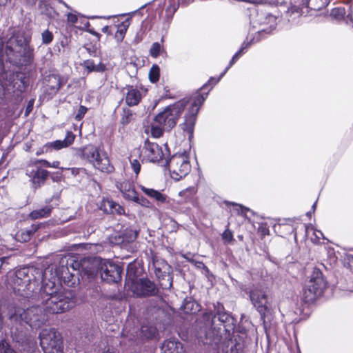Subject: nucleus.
Segmentation results:
<instances>
[{
    "mask_svg": "<svg viewBox=\"0 0 353 353\" xmlns=\"http://www.w3.org/2000/svg\"><path fill=\"white\" fill-rule=\"evenodd\" d=\"M66 256L59 259V266L49 265L43 273L42 285L34 300L41 301L43 310L48 314H59L73 307L75 302L70 291H58L59 283L63 280L72 286L74 275L69 272Z\"/></svg>",
    "mask_w": 353,
    "mask_h": 353,
    "instance_id": "f257e3e1",
    "label": "nucleus"
},
{
    "mask_svg": "<svg viewBox=\"0 0 353 353\" xmlns=\"http://www.w3.org/2000/svg\"><path fill=\"white\" fill-rule=\"evenodd\" d=\"M208 92L195 93L190 100L183 99L176 103L166 107L163 111L159 112L155 117L156 121L163 125L167 130L173 128L184 111L185 108L188 103L190 107L185 114L184 122L180 125L183 132L189 134V139L193 135L194 125L196 121L197 114L207 98Z\"/></svg>",
    "mask_w": 353,
    "mask_h": 353,
    "instance_id": "f03ea898",
    "label": "nucleus"
},
{
    "mask_svg": "<svg viewBox=\"0 0 353 353\" xmlns=\"http://www.w3.org/2000/svg\"><path fill=\"white\" fill-rule=\"evenodd\" d=\"M6 59L10 63L17 65H26L29 64L32 59V53L26 43V40L22 35L14 34L11 37L6 44ZM4 59L3 53V46L0 43V63Z\"/></svg>",
    "mask_w": 353,
    "mask_h": 353,
    "instance_id": "7ed1b4c3",
    "label": "nucleus"
},
{
    "mask_svg": "<svg viewBox=\"0 0 353 353\" xmlns=\"http://www.w3.org/2000/svg\"><path fill=\"white\" fill-rule=\"evenodd\" d=\"M8 284L17 296L35 299L39 290L38 282L31 280L28 269L23 268L8 275Z\"/></svg>",
    "mask_w": 353,
    "mask_h": 353,
    "instance_id": "20e7f679",
    "label": "nucleus"
},
{
    "mask_svg": "<svg viewBox=\"0 0 353 353\" xmlns=\"http://www.w3.org/2000/svg\"><path fill=\"white\" fill-rule=\"evenodd\" d=\"M9 319L12 323L29 325L31 327L37 328L48 320L47 313L43 305L32 306L27 310L19 307L9 310Z\"/></svg>",
    "mask_w": 353,
    "mask_h": 353,
    "instance_id": "39448f33",
    "label": "nucleus"
},
{
    "mask_svg": "<svg viewBox=\"0 0 353 353\" xmlns=\"http://www.w3.org/2000/svg\"><path fill=\"white\" fill-rule=\"evenodd\" d=\"M77 154L101 172L109 173L114 170L107 153L94 145L89 144L79 148L77 150Z\"/></svg>",
    "mask_w": 353,
    "mask_h": 353,
    "instance_id": "423d86ee",
    "label": "nucleus"
},
{
    "mask_svg": "<svg viewBox=\"0 0 353 353\" xmlns=\"http://www.w3.org/2000/svg\"><path fill=\"white\" fill-rule=\"evenodd\" d=\"M127 285L131 288L134 294L138 296H152L157 292L156 285L148 279L137 280L135 264L130 263L127 268Z\"/></svg>",
    "mask_w": 353,
    "mask_h": 353,
    "instance_id": "0eeeda50",
    "label": "nucleus"
},
{
    "mask_svg": "<svg viewBox=\"0 0 353 353\" xmlns=\"http://www.w3.org/2000/svg\"><path fill=\"white\" fill-rule=\"evenodd\" d=\"M326 286L327 283L322 272L314 270L303 288V299L304 301L309 303L316 300L323 294Z\"/></svg>",
    "mask_w": 353,
    "mask_h": 353,
    "instance_id": "6e6552de",
    "label": "nucleus"
},
{
    "mask_svg": "<svg viewBox=\"0 0 353 353\" xmlns=\"http://www.w3.org/2000/svg\"><path fill=\"white\" fill-rule=\"evenodd\" d=\"M40 345L44 353H62L61 336L54 328H46L39 334Z\"/></svg>",
    "mask_w": 353,
    "mask_h": 353,
    "instance_id": "1a4fd4ad",
    "label": "nucleus"
},
{
    "mask_svg": "<svg viewBox=\"0 0 353 353\" xmlns=\"http://www.w3.org/2000/svg\"><path fill=\"white\" fill-rule=\"evenodd\" d=\"M168 168L171 177L175 181H179L189 174L191 165L189 157L185 154H176L168 161Z\"/></svg>",
    "mask_w": 353,
    "mask_h": 353,
    "instance_id": "9d476101",
    "label": "nucleus"
},
{
    "mask_svg": "<svg viewBox=\"0 0 353 353\" xmlns=\"http://www.w3.org/2000/svg\"><path fill=\"white\" fill-rule=\"evenodd\" d=\"M103 264V259L100 257L84 258L80 262H74L71 266L73 270H78L81 276L93 278L100 272V265Z\"/></svg>",
    "mask_w": 353,
    "mask_h": 353,
    "instance_id": "9b49d317",
    "label": "nucleus"
},
{
    "mask_svg": "<svg viewBox=\"0 0 353 353\" xmlns=\"http://www.w3.org/2000/svg\"><path fill=\"white\" fill-rule=\"evenodd\" d=\"M251 24L259 34H270L276 26V18L271 14L261 12L252 19Z\"/></svg>",
    "mask_w": 353,
    "mask_h": 353,
    "instance_id": "f8f14e48",
    "label": "nucleus"
},
{
    "mask_svg": "<svg viewBox=\"0 0 353 353\" xmlns=\"http://www.w3.org/2000/svg\"><path fill=\"white\" fill-rule=\"evenodd\" d=\"M121 268L114 263L103 259L100 265V274L102 280L108 283H117L121 279Z\"/></svg>",
    "mask_w": 353,
    "mask_h": 353,
    "instance_id": "ddd939ff",
    "label": "nucleus"
},
{
    "mask_svg": "<svg viewBox=\"0 0 353 353\" xmlns=\"http://www.w3.org/2000/svg\"><path fill=\"white\" fill-rule=\"evenodd\" d=\"M154 273L159 280V285L163 289H169L172 286V277L170 274L171 267L163 260L154 263Z\"/></svg>",
    "mask_w": 353,
    "mask_h": 353,
    "instance_id": "4468645a",
    "label": "nucleus"
},
{
    "mask_svg": "<svg viewBox=\"0 0 353 353\" xmlns=\"http://www.w3.org/2000/svg\"><path fill=\"white\" fill-rule=\"evenodd\" d=\"M143 160L150 162H158L164 156L161 147L157 143L146 141L141 152Z\"/></svg>",
    "mask_w": 353,
    "mask_h": 353,
    "instance_id": "2eb2a0df",
    "label": "nucleus"
},
{
    "mask_svg": "<svg viewBox=\"0 0 353 353\" xmlns=\"http://www.w3.org/2000/svg\"><path fill=\"white\" fill-rule=\"evenodd\" d=\"M250 300L261 314H265L269 305V301L266 292L263 289L254 288L250 293Z\"/></svg>",
    "mask_w": 353,
    "mask_h": 353,
    "instance_id": "dca6fc26",
    "label": "nucleus"
},
{
    "mask_svg": "<svg viewBox=\"0 0 353 353\" xmlns=\"http://www.w3.org/2000/svg\"><path fill=\"white\" fill-rule=\"evenodd\" d=\"M220 339L216 337L213 339L210 344L212 346L214 345V348L216 349L217 353H241L242 347L239 343H236L233 340H229L224 343L219 344Z\"/></svg>",
    "mask_w": 353,
    "mask_h": 353,
    "instance_id": "f3484780",
    "label": "nucleus"
},
{
    "mask_svg": "<svg viewBox=\"0 0 353 353\" xmlns=\"http://www.w3.org/2000/svg\"><path fill=\"white\" fill-rule=\"evenodd\" d=\"M67 80L58 74H51L48 76L46 82V90L49 94H55Z\"/></svg>",
    "mask_w": 353,
    "mask_h": 353,
    "instance_id": "a211bd4d",
    "label": "nucleus"
},
{
    "mask_svg": "<svg viewBox=\"0 0 353 353\" xmlns=\"http://www.w3.org/2000/svg\"><path fill=\"white\" fill-rule=\"evenodd\" d=\"M27 174L31 177L34 187L37 188L46 179L48 172L38 167H30L27 170Z\"/></svg>",
    "mask_w": 353,
    "mask_h": 353,
    "instance_id": "6ab92c4d",
    "label": "nucleus"
},
{
    "mask_svg": "<svg viewBox=\"0 0 353 353\" xmlns=\"http://www.w3.org/2000/svg\"><path fill=\"white\" fill-rule=\"evenodd\" d=\"M248 47V44L243 43L242 45V47L241 49L236 52L234 55L232 57V59L230 61L228 65L226 67V68L224 70V71L220 74L219 77L216 79L212 77L209 79L208 82L203 85L201 88V90H204L205 88L208 86V85H211L210 89L212 88L213 85L216 84L225 75V74L227 72V71L229 70L230 67L232 66V65L239 59V58L241 56V54L243 53V50Z\"/></svg>",
    "mask_w": 353,
    "mask_h": 353,
    "instance_id": "aec40b11",
    "label": "nucleus"
},
{
    "mask_svg": "<svg viewBox=\"0 0 353 353\" xmlns=\"http://www.w3.org/2000/svg\"><path fill=\"white\" fill-rule=\"evenodd\" d=\"M117 188L119 190L125 200L132 201L137 194L133 183L127 180L117 182Z\"/></svg>",
    "mask_w": 353,
    "mask_h": 353,
    "instance_id": "412c9836",
    "label": "nucleus"
},
{
    "mask_svg": "<svg viewBox=\"0 0 353 353\" xmlns=\"http://www.w3.org/2000/svg\"><path fill=\"white\" fill-rule=\"evenodd\" d=\"M125 103L129 106L137 105L142 98L140 90L132 85H128L125 88Z\"/></svg>",
    "mask_w": 353,
    "mask_h": 353,
    "instance_id": "4be33fe9",
    "label": "nucleus"
},
{
    "mask_svg": "<svg viewBox=\"0 0 353 353\" xmlns=\"http://www.w3.org/2000/svg\"><path fill=\"white\" fill-rule=\"evenodd\" d=\"M161 350L163 353H186L182 344L175 340L165 341L161 347Z\"/></svg>",
    "mask_w": 353,
    "mask_h": 353,
    "instance_id": "5701e85b",
    "label": "nucleus"
},
{
    "mask_svg": "<svg viewBox=\"0 0 353 353\" xmlns=\"http://www.w3.org/2000/svg\"><path fill=\"white\" fill-rule=\"evenodd\" d=\"M139 188L145 195L156 201L158 204L165 203L167 201V196L161 192L141 185H139Z\"/></svg>",
    "mask_w": 353,
    "mask_h": 353,
    "instance_id": "b1692460",
    "label": "nucleus"
},
{
    "mask_svg": "<svg viewBox=\"0 0 353 353\" xmlns=\"http://www.w3.org/2000/svg\"><path fill=\"white\" fill-rule=\"evenodd\" d=\"M101 208L103 209L105 212L110 214H123L125 212L123 207L112 200L108 199L103 200V203Z\"/></svg>",
    "mask_w": 353,
    "mask_h": 353,
    "instance_id": "393cba45",
    "label": "nucleus"
},
{
    "mask_svg": "<svg viewBox=\"0 0 353 353\" xmlns=\"http://www.w3.org/2000/svg\"><path fill=\"white\" fill-rule=\"evenodd\" d=\"M74 138L75 136L72 132H68L63 140H57L50 144L53 148L60 150L71 145L73 143Z\"/></svg>",
    "mask_w": 353,
    "mask_h": 353,
    "instance_id": "a878e982",
    "label": "nucleus"
},
{
    "mask_svg": "<svg viewBox=\"0 0 353 353\" xmlns=\"http://www.w3.org/2000/svg\"><path fill=\"white\" fill-rule=\"evenodd\" d=\"M130 22L131 18H128L117 26V30L114 34V39L118 43H121L123 40L126 32L130 25Z\"/></svg>",
    "mask_w": 353,
    "mask_h": 353,
    "instance_id": "bb28decb",
    "label": "nucleus"
},
{
    "mask_svg": "<svg viewBox=\"0 0 353 353\" xmlns=\"http://www.w3.org/2000/svg\"><path fill=\"white\" fill-rule=\"evenodd\" d=\"M39 229V225H32L30 229L22 230L17 232V239L21 242H27L32 234Z\"/></svg>",
    "mask_w": 353,
    "mask_h": 353,
    "instance_id": "cd10ccee",
    "label": "nucleus"
},
{
    "mask_svg": "<svg viewBox=\"0 0 353 353\" xmlns=\"http://www.w3.org/2000/svg\"><path fill=\"white\" fill-rule=\"evenodd\" d=\"M305 236L311 239L314 243H317L321 239L323 238L321 231L315 230L312 225H305Z\"/></svg>",
    "mask_w": 353,
    "mask_h": 353,
    "instance_id": "c85d7f7f",
    "label": "nucleus"
},
{
    "mask_svg": "<svg viewBox=\"0 0 353 353\" xmlns=\"http://www.w3.org/2000/svg\"><path fill=\"white\" fill-rule=\"evenodd\" d=\"M83 67L89 72H101L105 70V65L99 62V63H94L93 60L88 59L83 62Z\"/></svg>",
    "mask_w": 353,
    "mask_h": 353,
    "instance_id": "c756f323",
    "label": "nucleus"
},
{
    "mask_svg": "<svg viewBox=\"0 0 353 353\" xmlns=\"http://www.w3.org/2000/svg\"><path fill=\"white\" fill-rule=\"evenodd\" d=\"M141 334L142 338L150 339L156 336L157 330L150 324L143 325L141 328Z\"/></svg>",
    "mask_w": 353,
    "mask_h": 353,
    "instance_id": "7c9ffc66",
    "label": "nucleus"
},
{
    "mask_svg": "<svg viewBox=\"0 0 353 353\" xmlns=\"http://www.w3.org/2000/svg\"><path fill=\"white\" fill-rule=\"evenodd\" d=\"M179 3V0H165V13L168 19H171L172 17L178 8Z\"/></svg>",
    "mask_w": 353,
    "mask_h": 353,
    "instance_id": "2f4dec72",
    "label": "nucleus"
},
{
    "mask_svg": "<svg viewBox=\"0 0 353 353\" xmlns=\"http://www.w3.org/2000/svg\"><path fill=\"white\" fill-rule=\"evenodd\" d=\"M303 2L307 8L314 10H319L327 4V0H303Z\"/></svg>",
    "mask_w": 353,
    "mask_h": 353,
    "instance_id": "473e14b6",
    "label": "nucleus"
},
{
    "mask_svg": "<svg viewBox=\"0 0 353 353\" xmlns=\"http://www.w3.org/2000/svg\"><path fill=\"white\" fill-rule=\"evenodd\" d=\"M216 319L223 323L230 322L232 320L231 316L224 311L222 306L218 307L217 311L213 316L212 322L214 323Z\"/></svg>",
    "mask_w": 353,
    "mask_h": 353,
    "instance_id": "72a5a7b5",
    "label": "nucleus"
},
{
    "mask_svg": "<svg viewBox=\"0 0 353 353\" xmlns=\"http://www.w3.org/2000/svg\"><path fill=\"white\" fill-rule=\"evenodd\" d=\"M51 213V208L48 206H46L43 208L33 210L30 214V217L32 219H41L48 216Z\"/></svg>",
    "mask_w": 353,
    "mask_h": 353,
    "instance_id": "f704fd0d",
    "label": "nucleus"
},
{
    "mask_svg": "<svg viewBox=\"0 0 353 353\" xmlns=\"http://www.w3.org/2000/svg\"><path fill=\"white\" fill-rule=\"evenodd\" d=\"M164 130H167L163 126V125L157 122L156 121V117H154V121L151 124L150 128L152 136L154 138H159L162 136Z\"/></svg>",
    "mask_w": 353,
    "mask_h": 353,
    "instance_id": "c9c22d12",
    "label": "nucleus"
},
{
    "mask_svg": "<svg viewBox=\"0 0 353 353\" xmlns=\"http://www.w3.org/2000/svg\"><path fill=\"white\" fill-rule=\"evenodd\" d=\"M195 188H188L185 190H183L181 191L179 193V195L181 198H184L183 199H181L179 201L180 203H185L191 201L194 197V195L195 194Z\"/></svg>",
    "mask_w": 353,
    "mask_h": 353,
    "instance_id": "e433bc0d",
    "label": "nucleus"
},
{
    "mask_svg": "<svg viewBox=\"0 0 353 353\" xmlns=\"http://www.w3.org/2000/svg\"><path fill=\"white\" fill-rule=\"evenodd\" d=\"M132 201H133L136 203H138L145 208H153L152 203L148 199L143 197V196H139L138 194H136V196H134V199H133L132 200Z\"/></svg>",
    "mask_w": 353,
    "mask_h": 353,
    "instance_id": "4c0bfd02",
    "label": "nucleus"
},
{
    "mask_svg": "<svg viewBox=\"0 0 353 353\" xmlns=\"http://www.w3.org/2000/svg\"><path fill=\"white\" fill-rule=\"evenodd\" d=\"M345 14V10L343 7L334 8L331 10L330 15L336 20H341Z\"/></svg>",
    "mask_w": 353,
    "mask_h": 353,
    "instance_id": "58836bf2",
    "label": "nucleus"
},
{
    "mask_svg": "<svg viewBox=\"0 0 353 353\" xmlns=\"http://www.w3.org/2000/svg\"><path fill=\"white\" fill-rule=\"evenodd\" d=\"M149 79L151 82L156 83L159 79V68L157 65H154L150 70Z\"/></svg>",
    "mask_w": 353,
    "mask_h": 353,
    "instance_id": "ea45409f",
    "label": "nucleus"
},
{
    "mask_svg": "<svg viewBox=\"0 0 353 353\" xmlns=\"http://www.w3.org/2000/svg\"><path fill=\"white\" fill-rule=\"evenodd\" d=\"M184 311L186 313H195L199 311V305L194 301H187L184 304Z\"/></svg>",
    "mask_w": 353,
    "mask_h": 353,
    "instance_id": "a19ab883",
    "label": "nucleus"
},
{
    "mask_svg": "<svg viewBox=\"0 0 353 353\" xmlns=\"http://www.w3.org/2000/svg\"><path fill=\"white\" fill-rule=\"evenodd\" d=\"M162 50L163 48L161 44L158 42H155L152 45V47L150 50V54L151 57L157 58L158 56L160 55Z\"/></svg>",
    "mask_w": 353,
    "mask_h": 353,
    "instance_id": "79ce46f5",
    "label": "nucleus"
},
{
    "mask_svg": "<svg viewBox=\"0 0 353 353\" xmlns=\"http://www.w3.org/2000/svg\"><path fill=\"white\" fill-rule=\"evenodd\" d=\"M53 38L54 36L52 33L48 30H46L41 33V39L43 44L48 45L52 41Z\"/></svg>",
    "mask_w": 353,
    "mask_h": 353,
    "instance_id": "37998d69",
    "label": "nucleus"
},
{
    "mask_svg": "<svg viewBox=\"0 0 353 353\" xmlns=\"http://www.w3.org/2000/svg\"><path fill=\"white\" fill-rule=\"evenodd\" d=\"M133 114L130 110H123V113L121 118V123L123 125L128 124L132 119Z\"/></svg>",
    "mask_w": 353,
    "mask_h": 353,
    "instance_id": "c03bdc74",
    "label": "nucleus"
},
{
    "mask_svg": "<svg viewBox=\"0 0 353 353\" xmlns=\"http://www.w3.org/2000/svg\"><path fill=\"white\" fill-rule=\"evenodd\" d=\"M0 353H17L10 347V345L6 341L0 342Z\"/></svg>",
    "mask_w": 353,
    "mask_h": 353,
    "instance_id": "a18cd8bd",
    "label": "nucleus"
},
{
    "mask_svg": "<svg viewBox=\"0 0 353 353\" xmlns=\"http://www.w3.org/2000/svg\"><path fill=\"white\" fill-rule=\"evenodd\" d=\"M130 166L133 172L137 176L141 170V163L137 159H130Z\"/></svg>",
    "mask_w": 353,
    "mask_h": 353,
    "instance_id": "49530a36",
    "label": "nucleus"
},
{
    "mask_svg": "<svg viewBox=\"0 0 353 353\" xmlns=\"http://www.w3.org/2000/svg\"><path fill=\"white\" fill-rule=\"evenodd\" d=\"M233 205L235 206V210L238 212L239 214L245 215L246 212L249 211V209L248 208L243 207L241 205H239L236 203H232L230 202H227V205Z\"/></svg>",
    "mask_w": 353,
    "mask_h": 353,
    "instance_id": "de8ad7c7",
    "label": "nucleus"
},
{
    "mask_svg": "<svg viewBox=\"0 0 353 353\" xmlns=\"http://www.w3.org/2000/svg\"><path fill=\"white\" fill-rule=\"evenodd\" d=\"M88 108L83 105L79 108L78 112L75 115V119L77 121L81 120L87 112Z\"/></svg>",
    "mask_w": 353,
    "mask_h": 353,
    "instance_id": "09e8293b",
    "label": "nucleus"
},
{
    "mask_svg": "<svg viewBox=\"0 0 353 353\" xmlns=\"http://www.w3.org/2000/svg\"><path fill=\"white\" fill-rule=\"evenodd\" d=\"M222 237L225 242H230L233 239L232 232L228 230L223 233Z\"/></svg>",
    "mask_w": 353,
    "mask_h": 353,
    "instance_id": "8fccbe9b",
    "label": "nucleus"
},
{
    "mask_svg": "<svg viewBox=\"0 0 353 353\" xmlns=\"http://www.w3.org/2000/svg\"><path fill=\"white\" fill-rule=\"evenodd\" d=\"M78 16L76 13L70 12L68 14V21L72 24H74L77 22Z\"/></svg>",
    "mask_w": 353,
    "mask_h": 353,
    "instance_id": "3c124183",
    "label": "nucleus"
},
{
    "mask_svg": "<svg viewBox=\"0 0 353 353\" xmlns=\"http://www.w3.org/2000/svg\"><path fill=\"white\" fill-rule=\"evenodd\" d=\"M61 170H69L71 174L74 176H77V174H79V172H80V168H61Z\"/></svg>",
    "mask_w": 353,
    "mask_h": 353,
    "instance_id": "603ef678",
    "label": "nucleus"
},
{
    "mask_svg": "<svg viewBox=\"0 0 353 353\" xmlns=\"http://www.w3.org/2000/svg\"><path fill=\"white\" fill-rule=\"evenodd\" d=\"M32 108H33V101H30L26 107V115H28L32 111Z\"/></svg>",
    "mask_w": 353,
    "mask_h": 353,
    "instance_id": "864d4df0",
    "label": "nucleus"
},
{
    "mask_svg": "<svg viewBox=\"0 0 353 353\" xmlns=\"http://www.w3.org/2000/svg\"><path fill=\"white\" fill-rule=\"evenodd\" d=\"M37 162L41 163L43 166H45L46 168H50V163L46 160H39Z\"/></svg>",
    "mask_w": 353,
    "mask_h": 353,
    "instance_id": "5fc2aeb1",
    "label": "nucleus"
},
{
    "mask_svg": "<svg viewBox=\"0 0 353 353\" xmlns=\"http://www.w3.org/2000/svg\"><path fill=\"white\" fill-rule=\"evenodd\" d=\"M59 164H60L59 161H54L52 163H50V168H59ZM60 169H61V168H60Z\"/></svg>",
    "mask_w": 353,
    "mask_h": 353,
    "instance_id": "6e6d98bb",
    "label": "nucleus"
},
{
    "mask_svg": "<svg viewBox=\"0 0 353 353\" xmlns=\"http://www.w3.org/2000/svg\"><path fill=\"white\" fill-rule=\"evenodd\" d=\"M194 0H179L180 3L182 6H188L190 3H192Z\"/></svg>",
    "mask_w": 353,
    "mask_h": 353,
    "instance_id": "4d7b16f0",
    "label": "nucleus"
},
{
    "mask_svg": "<svg viewBox=\"0 0 353 353\" xmlns=\"http://www.w3.org/2000/svg\"><path fill=\"white\" fill-rule=\"evenodd\" d=\"M109 26H104L103 28H102V32H104V33H106V34H111L110 32L109 31Z\"/></svg>",
    "mask_w": 353,
    "mask_h": 353,
    "instance_id": "13d9d810",
    "label": "nucleus"
},
{
    "mask_svg": "<svg viewBox=\"0 0 353 353\" xmlns=\"http://www.w3.org/2000/svg\"><path fill=\"white\" fill-rule=\"evenodd\" d=\"M36 1L37 0H26V1L29 3V4H31V5H33L36 3Z\"/></svg>",
    "mask_w": 353,
    "mask_h": 353,
    "instance_id": "bf43d9fd",
    "label": "nucleus"
},
{
    "mask_svg": "<svg viewBox=\"0 0 353 353\" xmlns=\"http://www.w3.org/2000/svg\"><path fill=\"white\" fill-rule=\"evenodd\" d=\"M347 17L350 18V20L352 21V27H353V18H352V13H350L348 15H347Z\"/></svg>",
    "mask_w": 353,
    "mask_h": 353,
    "instance_id": "052dcab7",
    "label": "nucleus"
},
{
    "mask_svg": "<svg viewBox=\"0 0 353 353\" xmlns=\"http://www.w3.org/2000/svg\"><path fill=\"white\" fill-rule=\"evenodd\" d=\"M316 202H315V203L312 205V212H314V210H315V209H316Z\"/></svg>",
    "mask_w": 353,
    "mask_h": 353,
    "instance_id": "680f3d73",
    "label": "nucleus"
},
{
    "mask_svg": "<svg viewBox=\"0 0 353 353\" xmlns=\"http://www.w3.org/2000/svg\"><path fill=\"white\" fill-rule=\"evenodd\" d=\"M7 1H8V0H0V5H3V4H5Z\"/></svg>",
    "mask_w": 353,
    "mask_h": 353,
    "instance_id": "e2e57ef3",
    "label": "nucleus"
},
{
    "mask_svg": "<svg viewBox=\"0 0 353 353\" xmlns=\"http://www.w3.org/2000/svg\"><path fill=\"white\" fill-rule=\"evenodd\" d=\"M134 12H130V13H128V15H130V17H132V15H134ZM127 15V14H123L122 16H125Z\"/></svg>",
    "mask_w": 353,
    "mask_h": 353,
    "instance_id": "0e129e2a",
    "label": "nucleus"
},
{
    "mask_svg": "<svg viewBox=\"0 0 353 353\" xmlns=\"http://www.w3.org/2000/svg\"><path fill=\"white\" fill-rule=\"evenodd\" d=\"M312 213H313V212H312V211H310V212H308L307 213V215L308 216H310L312 215Z\"/></svg>",
    "mask_w": 353,
    "mask_h": 353,
    "instance_id": "69168bd1",
    "label": "nucleus"
},
{
    "mask_svg": "<svg viewBox=\"0 0 353 353\" xmlns=\"http://www.w3.org/2000/svg\"><path fill=\"white\" fill-rule=\"evenodd\" d=\"M183 257L188 259V261H190V259L188 256H186V255H184Z\"/></svg>",
    "mask_w": 353,
    "mask_h": 353,
    "instance_id": "338daca9",
    "label": "nucleus"
}]
</instances>
